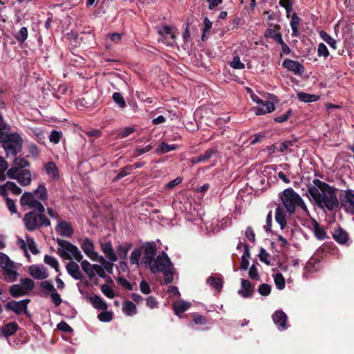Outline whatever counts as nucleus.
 <instances>
[{
    "label": "nucleus",
    "instance_id": "obj_1",
    "mask_svg": "<svg viewBox=\"0 0 354 354\" xmlns=\"http://www.w3.org/2000/svg\"><path fill=\"white\" fill-rule=\"evenodd\" d=\"M337 189L319 179L308 186L306 196L318 207L331 212L339 206Z\"/></svg>",
    "mask_w": 354,
    "mask_h": 354
},
{
    "label": "nucleus",
    "instance_id": "obj_2",
    "mask_svg": "<svg viewBox=\"0 0 354 354\" xmlns=\"http://www.w3.org/2000/svg\"><path fill=\"white\" fill-rule=\"evenodd\" d=\"M153 273L162 272L167 284L171 283L174 280V265L169 257L165 252L156 257L149 265Z\"/></svg>",
    "mask_w": 354,
    "mask_h": 354
},
{
    "label": "nucleus",
    "instance_id": "obj_3",
    "mask_svg": "<svg viewBox=\"0 0 354 354\" xmlns=\"http://www.w3.org/2000/svg\"><path fill=\"white\" fill-rule=\"evenodd\" d=\"M281 199L290 215L295 212L296 207H299L305 213H308V209L303 198L292 188L285 189L281 194Z\"/></svg>",
    "mask_w": 354,
    "mask_h": 354
},
{
    "label": "nucleus",
    "instance_id": "obj_4",
    "mask_svg": "<svg viewBox=\"0 0 354 354\" xmlns=\"http://www.w3.org/2000/svg\"><path fill=\"white\" fill-rule=\"evenodd\" d=\"M57 243L58 244L57 253L63 259H68L69 257L80 261L83 256L78 248L73 245L69 241L57 239Z\"/></svg>",
    "mask_w": 354,
    "mask_h": 354
},
{
    "label": "nucleus",
    "instance_id": "obj_5",
    "mask_svg": "<svg viewBox=\"0 0 354 354\" xmlns=\"http://www.w3.org/2000/svg\"><path fill=\"white\" fill-rule=\"evenodd\" d=\"M23 221L26 228L29 231H34L39 227H48L50 225V221L43 213L36 214L35 212L26 214Z\"/></svg>",
    "mask_w": 354,
    "mask_h": 354
},
{
    "label": "nucleus",
    "instance_id": "obj_6",
    "mask_svg": "<svg viewBox=\"0 0 354 354\" xmlns=\"http://www.w3.org/2000/svg\"><path fill=\"white\" fill-rule=\"evenodd\" d=\"M2 147L7 156H16L22 147V139L17 133H9L2 140Z\"/></svg>",
    "mask_w": 354,
    "mask_h": 354
},
{
    "label": "nucleus",
    "instance_id": "obj_7",
    "mask_svg": "<svg viewBox=\"0 0 354 354\" xmlns=\"http://www.w3.org/2000/svg\"><path fill=\"white\" fill-rule=\"evenodd\" d=\"M35 287L34 281L29 278L20 280L19 283L10 287L9 293L12 297H19L28 295Z\"/></svg>",
    "mask_w": 354,
    "mask_h": 354
},
{
    "label": "nucleus",
    "instance_id": "obj_8",
    "mask_svg": "<svg viewBox=\"0 0 354 354\" xmlns=\"http://www.w3.org/2000/svg\"><path fill=\"white\" fill-rule=\"evenodd\" d=\"M158 32L162 37L159 41L168 46L176 45V39L178 32L176 27L168 25L161 26L158 28Z\"/></svg>",
    "mask_w": 354,
    "mask_h": 354
},
{
    "label": "nucleus",
    "instance_id": "obj_9",
    "mask_svg": "<svg viewBox=\"0 0 354 354\" xmlns=\"http://www.w3.org/2000/svg\"><path fill=\"white\" fill-rule=\"evenodd\" d=\"M7 176L10 179L16 180L21 186H27L32 181L31 173L27 169L11 167L7 171Z\"/></svg>",
    "mask_w": 354,
    "mask_h": 354
},
{
    "label": "nucleus",
    "instance_id": "obj_10",
    "mask_svg": "<svg viewBox=\"0 0 354 354\" xmlns=\"http://www.w3.org/2000/svg\"><path fill=\"white\" fill-rule=\"evenodd\" d=\"M20 201L22 205H27L38 213H44L45 211L44 206L40 201L35 198L34 194L32 192L24 193L21 197Z\"/></svg>",
    "mask_w": 354,
    "mask_h": 354
},
{
    "label": "nucleus",
    "instance_id": "obj_11",
    "mask_svg": "<svg viewBox=\"0 0 354 354\" xmlns=\"http://www.w3.org/2000/svg\"><path fill=\"white\" fill-rule=\"evenodd\" d=\"M142 249L144 251L142 263L149 266L155 259L154 257L157 250L156 243L154 241L146 242L142 245Z\"/></svg>",
    "mask_w": 354,
    "mask_h": 354
},
{
    "label": "nucleus",
    "instance_id": "obj_12",
    "mask_svg": "<svg viewBox=\"0 0 354 354\" xmlns=\"http://www.w3.org/2000/svg\"><path fill=\"white\" fill-rule=\"evenodd\" d=\"M30 300L29 299H25L19 301L12 300L6 304V308L8 310L13 311L17 315H21L24 313L28 315V304Z\"/></svg>",
    "mask_w": 354,
    "mask_h": 354
},
{
    "label": "nucleus",
    "instance_id": "obj_13",
    "mask_svg": "<svg viewBox=\"0 0 354 354\" xmlns=\"http://www.w3.org/2000/svg\"><path fill=\"white\" fill-rule=\"evenodd\" d=\"M25 238V240L21 238H19L17 239V245L24 250L26 256L27 257H28V249H29L32 254H37L39 252V250L37 248L34 239L28 235H26Z\"/></svg>",
    "mask_w": 354,
    "mask_h": 354
},
{
    "label": "nucleus",
    "instance_id": "obj_14",
    "mask_svg": "<svg viewBox=\"0 0 354 354\" xmlns=\"http://www.w3.org/2000/svg\"><path fill=\"white\" fill-rule=\"evenodd\" d=\"M272 321L277 328L280 331H283L289 328L288 323V317L281 310H276L272 316Z\"/></svg>",
    "mask_w": 354,
    "mask_h": 354
},
{
    "label": "nucleus",
    "instance_id": "obj_15",
    "mask_svg": "<svg viewBox=\"0 0 354 354\" xmlns=\"http://www.w3.org/2000/svg\"><path fill=\"white\" fill-rule=\"evenodd\" d=\"M341 203L347 212H354V191L347 189L340 197Z\"/></svg>",
    "mask_w": 354,
    "mask_h": 354
},
{
    "label": "nucleus",
    "instance_id": "obj_16",
    "mask_svg": "<svg viewBox=\"0 0 354 354\" xmlns=\"http://www.w3.org/2000/svg\"><path fill=\"white\" fill-rule=\"evenodd\" d=\"M283 67L292 71L295 75H301L304 73L305 68L298 61L286 59L282 63Z\"/></svg>",
    "mask_w": 354,
    "mask_h": 354
},
{
    "label": "nucleus",
    "instance_id": "obj_17",
    "mask_svg": "<svg viewBox=\"0 0 354 354\" xmlns=\"http://www.w3.org/2000/svg\"><path fill=\"white\" fill-rule=\"evenodd\" d=\"M3 270L4 279L8 281H14L17 279L19 274L18 266L12 261L2 268Z\"/></svg>",
    "mask_w": 354,
    "mask_h": 354
},
{
    "label": "nucleus",
    "instance_id": "obj_18",
    "mask_svg": "<svg viewBox=\"0 0 354 354\" xmlns=\"http://www.w3.org/2000/svg\"><path fill=\"white\" fill-rule=\"evenodd\" d=\"M252 110L255 115H261L273 112L275 106L271 102L262 100L257 106L252 108Z\"/></svg>",
    "mask_w": 354,
    "mask_h": 354
},
{
    "label": "nucleus",
    "instance_id": "obj_19",
    "mask_svg": "<svg viewBox=\"0 0 354 354\" xmlns=\"http://www.w3.org/2000/svg\"><path fill=\"white\" fill-rule=\"evenodd\" d=\"M30 276L36 279H44L48 274L46 268L43 266L32 265L28 268Z\"/></svg>",
    "mask_w": 354,
    "mask_h": 354
},
{
    "label": "nucleus",
    "instance_id": "obj_20",
    "mask_svg": "<svg viewBox=\"0 0 354 354\" xmlns=\"http://www.w3.org/2000/svg\"><path fill=\"white\" fill-rule=\"evenodd\" d=\"M56 232L62 236L71 237L73 234L71 225L64 221H59L56 226Z\"/></svg>",
    "mask_w": 354,
    "mask_h": 354
},
{
    "label": "nucleus",
    "instance_id": "obj_21",
    "mask_svg": "<svg viewBox=\"0 0 354 354\" xmlns=\"http://www.w3.org/2000/svg\"><path fill=\"white\" fill-rule=\"evenodd\" d=\"M81 248L86 256L91 260H95L97 256V252L94 250V245L93 241L89 239H85L83 240Z\"/></svg>",
    "mask_w": 354,
    "mask_h": 354
},
{
    "label": "nucleus",
    "instance_id": "obj_22",
    "mask_svg": "<svg viewBox=\"0 0 354 354\" xmlns=\"http://www.w3.org/2000/svg\"><path fill=\"white\" fill-rule=\"evenodd\" d=\"M86 299L90 301L93 307L95 309L104 310L108 308L106 301L97 295L90 296L88 293H86Z\"/></svg>",
    "mask_w": 354,
    "mask_h": 354
},
{
    "label": "nucleus",
    "instance_id": "obj_23",
    "mask_svg": "<svg viewBox=\"0 0 354 354\" xmlns=\"http://www.w3.org/2000/svg\"><path fill=\"white\" fill-rule=\"evenodd\" d=\"M68 274L75 280H81L83 278L82 273L80 270L79 265L74 262L70 261L66 266Z\"/></svg>",
    "mask_w": 354,
    "mask_h": 354
},
{
    "label": "nucleus",
    "instance_id": "obj_24",
    "mask_svg": "<svg viewBox=\"0 0 354 354\" xmlns=\"http://www.w3.org/2000/svg\"><path fill=\"white\" fill-rule=\"evenodd\" d=\"M333 238L341 245H348L349 236L348 233L342 227L334 230Z\"/></svg>",
    "mask_w": 354,
    "mask_h": 354
},
{
    "label": "nucleus",
    "instance_id": "obj_25",
    "mask_svg": "<svg viewBox=\"0 0 354 354\" xmlns=\"http://www.w3.org/2000/svg\"><path fill=\"white\" fill-rule=\"evenodd\" d=\"M254 292V286L250 281L247 279L241 280V288L238 293L243 298H248L252 295Z\"/></svg>",
    "mask_w": 354,
    "mask_h": 354
},
{
    "label": "nucleus",
    "instance_id": "obj_26",
    "mask_svg": "<svg viewBox=\"0 0 354 354\" xmlns=\"http://www.w3.org/2000/svg\"><path fill=\"white\" fill-rule=\"evenodd\" d=\"M18 329V325L15 322H10L0 327V337H8L12 335Z\"/></svg>",
    "mask_w": 354,
    "mask_h": 354
},
{
    "label": "nucleus",
    "instance_id": "obj_27",
    "mask_svg": "<svg viewBox=\"0 0 354 354\" xmlns=\"http://www.w3.org/2000/svg\"><path fill=\"white\" fill-rule=\"evenodd\" d=\"M101 249L106 257L111 262H115L118 257L113 251L112 245L110 242L102 243Z\"/></svg>",
    "mask_w": 354,
    "mask_h": 354
},
{
    "label": "nucleus",
    "instance_id": "obj_28",
    "mask_svg": "<svg viewBox=\"0 0 354 354\" xmlns=\"http://www.w3.org/2000/svg\"><path fill=\"white\" fill-rule=\"evenodd\" d=\"M44 169L48 174V176L52 179V180H57L59 177V171L57 169V165L54 162H48L44 165Z\"/></svg>",
    "mask_w": 354,
    "mask_h": 354
},
{
    "label": "nucleus",
    "instance_id": "obj_29",
    "mask_svg": "<svg viewBox=\"0 0 354 354\" xmlns=\"http://www.w3.org/2000/svg\"><path fill=\"white\" fill-rule=\"evenodd\" d=\"M191 304L184 300H178L173 304L174 313L180 317V315L185 312L190 307Z\"/></svg>",
    "mask_w": 354,
    "mask_h": 354
},
{
    "label": "nucleus",
    "instance_id": "obj_30",
    "mask_svg": "<svg viewBox=\"0 0 354 354\" xmlns=\"http://www.w3.org/2000/svg\"><path fill=\"white\" fill-rule=\"evenodd\" d=\"M97 264H91L88 261L84 260L81 262L82 270L88 275L90 279H92L96 275V268Z\"/></svg>",
    "mask_w": 354,
    "mask_h": 354
},
{
    "label": "nucleus",
    "instance_id": "obj_31",
    "mask_svg": "<svg viewBox=\"0 0 354 354\" xmlns=\"http://www.w3.org/2000/svg\"><path fill=\"white\" fill-rule=\"evenodd\" d=\"M275 220L276 222L280 225L281 230H283L287 224L286 213L284 209L279 206L276 208Z\"/></svg>",
    "mask_w": 354,
    "mask_h": 354
},
{
    "label": "nucleus",
    "instance_id": "obj_32",
    "mask_svg": "<svg viewBox=\"0 0 354 354\" xmlns=\"http://www.w3.org/2000/svg\"><path fill=\"white\" fill-rule=\"evenodd\" d=\"M244 252L241 257V262L240 268L246 270L249 267V259L250 258V252L249 246L247 243H243Z\"/></svg>",
    "mask_w": 354,
    "mask_h": 354
},
{
    "label": "nucleus",
    "instance_id": "obj_33",
    "mask_svg": "<svg viewBox=\"0 0 354 354\" xmlns=\"http://www.w3.org/2000/svg\"><path fill=\"white\" fill-rule=\"evenodd\" d=\"M313 230L315 237L319 240H324L327 238L326 232L324 229L316 221H313Z\"/></svg>",
    "mask_w": 354,
    "mask_h": 354
},
{
    "label": "nucleus",
    "instance_id": "obj_34",
    "mask_svg": "<svg viewBox=\"0 0 354 354\" xmlns=\"http://www.w3.org/2000/svg\"><path fill=\"white\" fill-rule=\"evenodd\" d=\"M122 34L117 32L108 34L105 41L106 48H110L112 43L119 44L122 39Z\"/></svg>",
    "mask_w": 354,
    "mask_h": 354
},
{
    "label": "nucleus",
    "instance_id": "obj_35",
    "mask_svg": "<svg viewBox=\"0 0 354 354\" xmlns=\"http://www.w3.org/2000/svg\"><path fill=\"white\" fill-rule=\"evenodd\" d=\"M301 19L297 16L296 13H293L291 16V19L290 22V28L292 30V37H298L299 36V25L300 24Z\"/></svg>",
    "mask_w": 354,
    "mask_h": 354
},
{
    "label": "nucleus",
    "instance_id": "obj_36",
    "mask_svg": "<svg viewBox=\"0 0 354 354\" xmlns=\"http://www.w3.org/2000/svg\"><path fill=\"white\" fill-rule=\"evenodd\" d=\"M131 243H125L118 245L117 248V252L119 257L122 260H125L127 257L128 252L131 248Z\"/></svg>",
    "mask_w": 354,
    "mask_h": 354
},
{
    "label": "nucleus",
    "instance_id": "obj_37",
    "mask_svg": "<svg viewBox=\"0 0 354 354\" xmlns=\"http://www.w3.org/2000/svg\"><path fill=\"white\" fill-rule=\"evenodd\" d=\"M122 311L127 316H132L137 313V308L132 301H126L122 305Z\"/></svg>",
    "mask_w": 354,
    "mask_h": 354
},
{
    "label": "nucleus",
    "instance_id": "obj_38",
    "mask_svg": "<svg viewBox=\"0 0 354 354\" xmlns=\"http://www.w3.org/2000/svg\"><path fill=\"white\" fill-rule=\"evenodd\" d=\"M298 99L304 102H313L319 99V96L315 94H308L304 92L297 93Z\"/></svg>",
    "mask_w": 354,
    "mask_h": 354
},
{
    "label": "nucleus",
    "instance_id": "obj_39",
    "mask_svg": "<svg viewBox=\"0 0 354 354\" xmlns=\"http://www.w3.org/2000/svg\"><path fill=\"white\" fill-rule=\"evenodd\" d=\"M264 37L266 38L273 39L277 43L282 42V36L281 33L277 31L275 29L268 28L264 32Z\"/></svg>",
    "mask_w": 354,
    "mask_h": 354
},
{
    "label": "nucleus",
    "instance_id": "obj_40",
    "mask_svg": "<svg viewBox=\"0 0 354 354\" xmlns=\"http://www.w3.org/2000/svg\"><path fill=\"white\" fill-rule=\"evenodd\" d=\"M319 36L332 48H333V49L337 48L336 40L334 38H333L330 35H328L326 31L321 30L319 32Z\"/></svg>",
    "mask_w": 354,
    "mask_h": 354
},
{
    "label": "nucleus",
    "instance_id": "obj_41",
    "mask_svg": "<svg viewBox=\"0 0 354 354\" xmlns=\"http://www.w3.org/2000/svg\"><path fill=\"white\" fill-rule=\"evenodd\" d=\"M37 196L41 201H46L48 198V194L46 186L44 183H40L38 187L32 192Z\"/></svg>",
    "mask_w": 354,
    "mask_h": 354
},
{
    "label": "nucleus",
    "instance_id": "obj_42",
    "mask_svg": "<svg viewBox=\"0 0 354 354\" xmlns=\"http://www.w3.org/2000/svg\"><path fill=\"white\" fill-rule=\"evenodd\" d=\"M176 148V145H168L165 142H161L159 147L156 149V152L160 154H164L171 151L175 150Z\"/></svg>",
    "mask_w": 354,
    "mask_h": 354
},
{
    "label": "nucleus",
    "instance_id": "obj_43",
    "mask_svg": "<svg viewBox=\"0 0 354 354\" xmlns=\"http://www.w3.org/2000/svg\"><path fill=\"white\" fill-rule=\"evenodd\" d=\"M207 283L218 290H221L223 287L222 280L219 277H216L214 276H210L207 279Z\"/></svg>",
    "mask_w": 354,
    "mask_h": 354
},
{
    "label": "nucleus",
    "instance_id": "obj_44",
    "mask_svg": "<svg viewBox=\"0 0 354 354\" xmlns=\"http://www.w3.org/2000/svg\"><path fill=\"white\" fill-rule=\"evenodd\" d=\"M217 153V149L216 148H212L206 150L204 153L198 156L199 160L201 162H207L213 155Z\"/></svg>",
    "mask_w": 354,
    "mask_h": 354
},
{
    "label": "nucleus",
    "instance_id": "obj_45",
    "mask_svg": "<svg viewBox=\"0 0 354 354\" xmlns=\"http://www.w3.org/2000/svg\"><path fill=\"white\" fill-rule=\"evenodd\" d=\"M44 261L46 264L54 268L56 272H59V262L56 258L53 256L45 255Z\"/></svg>",
    "mask_w": 354,
    "mask_h": 354
},
{
    "label": "nucleus",
    "instance_id": "obj_46",
    "mask_svg": "<svg viewBox=\"0 0 354 354\" xmlns=\"http://www.w3.org/2000/svg\"><path fill=\"white\" fill-rule=\"evenodd\" d=\"M112 98H113V102L115 104H117L120 108L124 109L126 107L127 104H126L125 100L120 93H118V92L113 93V94L112 95Z\"/></svg>",
    "mask_w": 354,
    "mask_h": 354
},
{
    "label": "nucleus",
    "instance_id": "obj_47",
    "mask_svg": "<svg viewBox=\"0 0 354 354\" xmlns=\"http://www.w3.org/2000/svg\"><path fill=\"white\" fill-rule=\"evenodd\" d=\"M15 39L20 43L23 44L28 37V29L26 27H22L15 35Z\"/></svg>",
    "mask_w": 354,
    "mask_h": 354
},
{
    "label": "nucleus",
    "instance_id": "obj_48",
    "mask_svg": "<svg viewBox=\"0 0 354 354\" xmlns=\"http://www.w3.org/2000/svg\"><path fill=\"white\" fill-rule=\"evenodd\" d=\"M274 281L277 289L283 290L285 288V279L281 273H277L274 276Z\"/></svg>",
    "mask_w": 354,
    "mask_h": 354
},
{
    "label": "nucleus",
    "instance_id": "obj_49",
    "mask_svg": "<svg viewBox=\"0 0 354 354\" xmlns=\"http://www.w3.org/2000/svg\"><path fill=\"white\" fill-rule=\"evenodd\" d=\"M295 141L292 140H286L283 142L281 143L278 147L274 146V148L276 149L277 151L279 152H285L288 151L291 147L294 145Z\"/></svg>",
    "mask_w": 354,
    "mask_h": 354
},
{
    "label": "nucleus",
    "instance_id": "obj_50",
    "mask_svg": "<svg viewBox=\"0 0 354 354\" xmlns=\"http://www.w3.org/2000/svg\"><path fill=\"white\" fill-rule=\"evenodd\" d=\"M141 256V250L139 248L133 250L130 256V263L133 265H139V261Z\"/></svg>",
    "mask_w": 354,
    "mask_h": 354
},
{
    "label": "nucleus",
    "instance_id": "obj_51",
    "mask_svg": "<svg viewBox=\"0 0 354 354\" xmlns=\"http://www.w3.org/2000/svg\"><path fill=\"white\" fill-rule=\"evenodd\" d=\"M248 275L251 279L256 281L260 280V275L255 263H253L250 268H248Z\"/></svg>",
    "mask_w": 354,
    "mask_h": 354
},
{
    "label": "nucleus",
    "instance_id": "obj_52",
    "mask_svg": "<svg viewBox=\"0 0 354 354\" xmlns=\"http://www.w3.org/2000/svg\"><path fill=\"white\" fill-rule=\"evenodd\" d=\"M102 292L108 298L113 299L115 297V292L113 288L107 284H103L100 287Z\"/></svg>",
    "mask_w": 354,
    "mask_h": 354
},
{
    "label": "nucleus",
    "instance_id": "obj_53",
    "mask_svg": "<svg viewBox=\"0 0 354 354\" xmlns=\"http://www.w3.org/2000/svg\"><path fill=\"white\" fill-rule=\"evenodd\" d=\"M14 165L17 167L18 169H21L22 168L28 167L29 162L26 158L18 156L15 158Z\"/></svg>",
    "mask_w": 354,
    "mask_h": 354
},
{
    "label": "nucleus",
    "instance_id": "obj_54",
    "mask_svg": "<svg viewBox=\"0 0 354 354\" xmlns=\"http://www.w3.org/2000/svg\"><path fill=\"white\" fill-rule=\"evenodd\" d=\"M133 171V166L127 165L120 171L116 177L115 178V180H119L129 174H130Z\"/></svg>",
    "mask_w": 354,
    "mask_h": 354
},
{
    "label": "nucleus",
    "instance_id": "obj_55",
    "mask_svg": "<svg viewBox=\"0 0 354 354\" xmlns=\"http://www.w3.org/2000/svg\"><path fill=\"white\" fill-rule=\"evenodd\" d=\"M259 257L261 261L266 265H270V256L264 248H261Z\"/></svg>",
    "mask_w": 354,
    "mask_h": 354
},
{
    "label": "nucleus",
    "instance_id": "obj_56",
    "mask_svg": "<svg viewBox=\"0 0 354 354\" xmlns=\"http://www.w3.org/2000/svg\"><path fill=\"white\" fill-rule=\"evenodd\" d=\"M317 55L319 57H324L326 58L329 56V51L327 46L324 43H320L318 45Z\"/></svg>",
    "mask_w": 354,
    "mask_h": 354
},
{
    "label": "nucleus",
    "instance_id": "obj_57",
    "mask_svg": "<svg viewBox=\"0 0 354 354\" xmlns=\"http://www.w3.org/2000/svg\"><path fill=\"white\" fill-rule=\"evenodd\" d=\"M230 66L234 69H243L245 64L241 62L239 56H234L230 62Z\"/></svg>",
    "mask_w": 354,
    "mask_h": 354
},
{
    "label": "nucleus",
    "instance_id": "obj_58",
    "mask_svg": "<svg viewBox=\"0 0 354 354\" xmlns=\"http://www.w3.org/2000/svg\"><path fill=\"white\" fill-rule=\"evenodd\" d=\"M62 132L56 130H53L51 131L49 136V140L51 142L54 144H57L59 142L62 138Z\"/></svg>",
    "mask_w": 354,
    "mask_h": 354
},
{
    "label": "nucleus",
    "instance_id": "obj_59",
    "mask_svg": "<svg viewBox=\"0 0 354 354\" xmlns=\"http://www.w3.org/2000/svg\"><path fill=\"white\" fill-rule=\"evenodd\" d=\"M97 317L102 322H109L112 320L113 314L109 311H102L97 315Z\"/></svg>",
    "mask_w": 354,
    "mask_h": 354
},
{
    "label": "nucleus",
    "instance_id": "obj_60",
    "mask_svg": "<svg viewBox=\"0 0 354 354\" xmlns=\"http://www.w3.org/2000/svg\"><path fill=\"white\" fill-rule=\"evenodd\" d=\"M6 186L9 189V191H10L15 195H19L22 192L21 189L19 187H18L14 182H7Z\"/></svg>",
    "mask_w": 354,
    "mask_h": 354
},
{
    "label": "nucleus",
    "instance_id": "obj_61",
    "mask_svg": "<svg viewBox=\"0 0 354 354\" xmlns=\"http://www.w3.org/2000/svg\"><path fill=\"white\" fill-rule=\"evenodd\" d=\"M271 291V286L267 283H262L258 288L259 293L262 296H268Z\"/></svg>",
    "mask_w": 354,
    "mask_h": 354
},
{
    "label": "nucleus",
    "instance_id": "obj_62",
    "mask_svg": "<svg viewBox=\"0 0 354 354\" xmlns=\"http://www.w3.org/2000/svg\"><path fill=\"white\" fill-rule=\"evenodd\" d=\"M40 285L42 289L49 292L50 294L56 291L53 284L49 281H43Z\"/></svg>",
    "mask_w": 354,
    "mask_h": 354
},
{
    "label": "nucleus",
    "instance_id": "obj_63",
    "mask_svg": "<svg viewBox=\"0 0 354 354\" xmlns=\"http://www.w3.org/2000/svg\"><path fill=\"white\" fill-rule=\"evenodd\" d=\"M145 301L147 306L151 309L158 308V302L157 301L156 298L152 296L147 297L145 299Z\"/></svg>",
    "mask_w": 354,
    "mask_h": 354
},
{
    "label": "nucleus",
    "instance_id": "obj_64",
    "mask_svg": "<svg viewBox=\"0 0 354 354\" xmlns=\"http://www.w3.org/2000/svg\"><path fill=\"white\" fill-rule=\"evenodd\" d=\"M50 299H51L52 302L56 306H59L62 304V299L61 298L60 295L57 292V290L55 292H54L53 293L50 294Z\"/></svg>",
    "mask_w": 354,
    "mask_h": 354
}]
</instances>
